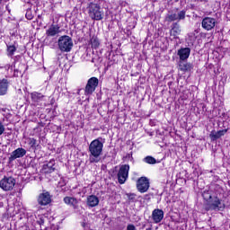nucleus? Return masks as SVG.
<instances>
[{
  "label": "nucleus",
  "instance_id": "obj_1",
  "mask_svg": "<svg viewBox=\"0 0 230 230\" xmlns=\"http://www.w3.org/2000/svg\"><path fill=\"white\" fill-rule=\"evenodd\" d=\"M88 152L90 163H100L103 153V138L98 137L93 140L88 146Z\"/></svg>",
  "mask_w": 230,
  "mask_h": 230
},
{
  "label": "nucleus",
  "instance_id": "obj_2",
  "mask_svg": "<svg viewBox=\"0 0 230 230\" xmlns=\"http://www.w3.org/2000/svg\"><path fill=\"white\" fill-rule=\"evenodd\" d=\"M58 46L62 53H69L73 49V39L67 35L61 36L58 40Z\"/></svg>",
  "mask_w": 230,
  "mask_h": 230
},
{
  "label": "nucleus",
  "instance_id": "obj_3",
  "mask_svg": "<svg viewBox=\"0 0 230 230\" xmlns=\"http://www.w3.org/2000/svg\"><path fill=\"white\" fill-rule=\"evenodd\" d=\"M88 10L89 16L93 21H102V19H103V13L102 12V7H100V4L90 3Z\"/></svg>",
  "mask_w": 230,
  "mask_h": 230
},
{
  "label": "nucleus",
  "instance_id": "obj_4",
  "mask_svg": "<svg viewBox=\"0 0 230 230\" xmlns=\"http://www.w3.org/2000/svg\"><path fill=\"white\" fill-rule=\"evenodd\" d=\"M130 171V165L123 164L120 166L118 172L119 184H125L127 179H128V172Z\"/></svg>",
  "mask_w": 230,
  "mask_h": 230
},
{
  "label": "nucleus",
  "instance_id": "obj_5",
  "mask_svg": "<svg viewBox=\"0 0 230 230\" xmlns=\"http://www.w3.org/2000/svg\"><path fill=\"white\" fill-rule=\"evenodd\" d=\"M15 187V179L13 177H4L0 181V188L4 190V191H12Z\"/></svg>",
  "mask_w": 230,
  "mask_h": 230
},
{
  "label": "nucleus",
  "instance_id": "obj_6",
  "mask_svg": "<svg viewBox=\"0 0 230 230\" xmlns=\"http://www.w3.org/2000/svg\"><path fill=\"white\" fill-rule=\"evenodd\" d=\"M99 80L96 77H91L86 84L84 88L85 96H90L93 94L94 91H96V87H98Z\"/></svg>",
  "mask_w": 230,
  "mask_h": 230
},
{
  "label": "nucleus",
  "instance_id": "obj_7",
  "mask_svg": "<svg viewBox=\"0 0 230 230\" xmlns=\"http://www.w3.org/2000/svg\"><path fill=\"white\" fill-rule=\"evenodd\" d=\"M137 189L140 193H146L150 189V181L146 177H141L137 181Z\"/></svg>",
  "mask_w": 230,
  "mask_h": 230
},
{
  "label": "nucleus",
  "instance_id": "obj_8",
  "mask_svg": "<svg viewBox=\"0 0 230 230\" xmlns=\"http://www.w3.org/2000/svg\"><path fill=\"white\" fill-rule=\"evenodd\" d=\"M186 19V11L181 10L178 13H171L167 16V21L169 22H173V21H184Z\"/></svg>",
  "mask_w": 230,
  "mask_h": 230
},
{
  "label": "nucleus",
  "instance_id": "obj_9",
  "mask_svg": "<svg viewBox=\"0 0 230 230\" xmlns=\"http://www.w3.org/2000/svg\"><path fill=\"white\" fill-rule=\"evenodd\" d=\"M26 155V149L22 147H19L11 153L9 157V161H15V159H21V157H24Z\"/></svg>",
  "mask_w": 230,
  "mask_h": 230
},
{
  "label": "nucleus",
  "instance_id": "obj_10",
  "mask_svg": "<svg viewBox=\"0 0 230 230\" xmlns=\"http://www.w3.org/2000/svg\"><path fill=\"white\" fill-rule=\"evenodd\" d=\"M51 202V195H49V192H43L40 194L38 198V203L40 206H48Z\"/></svg>",
  "mask_w": 230,
  "mask_h": 230
},
{
  "label": "nucleus",
  "instance_id": "obj_11",
  "mask_svg": "<svg viewBox=\"0 0 230 230\" xmlns=\"http://www.w3.org/2000/svg\"><path fill=\"white\" fill-rule=\"evenodd\" d=\"M152 218L155 222V224H159L164 218V211L163 209L155 208L152 212Z\"/></svg>",
  "mask_w": 230,
  "mask_h": 230
},
{
  "label": "nucleus",
  "instance_id": "obj_12",
  "mask_svg": "<svg viewBox=\"0 0 230 230\" xmlns=\"http://www.w3.org/2000/svg\"><path fill=\"white\" fill-rule=\"evenodd\" d=\"M191 53V49L190 48H181L178 50V57L180 61L188 60L190 58V54Z\"/></svg>",
  "mask_w": 230,
  "mask_h": 230
},
{
  "label": "nucleus",
  "instance_id": "obj_13",
  "mask_svg": "<svg viewBox=\"0 0 230 230\" xmlns=\"http://www.w3.org/2000/svg\"><path fill=\"white\" fill-rule=\"evenodd\" d=\"M215 19L213 18H209V17H207V18H204L202 20V28H204L205 30H213V28H215Z\"/></svg>",
  "mask_w": 230,
  "mask_h": 230
},
{
  "label": "nucleus",
  "instance_id": "obj_14",
  "mask_svg": "<svg viewBox=\"0 0 230 230\" xmlns=\"http://www.w3.org/2000/svg\"><path fill=\"white\" fill-rule=\"evenodd\" d=\"M86 204L88 208H96L100 204V199L95 195H90L87 197Z\"/></svg>",
  "mask_w": 230,
  "mask_h": 230
},
{
  "label": "nucleus",
  "instance_id": "obj_15",
  "mask_svg": "<svg viewBox=\"0 0 230 230\" xmlns=\"http://www.w3.org/2000/svg\"><path fill=\"white\" fill-rule=\"evenodd\" d=\"M60 33V27L58 25L52 24L46 31L48 37H55Z\"/></svg>",
  "mask_w": 230,
  "mask_h": 230
},
{
  "label": "nucleus",
  "instance_id": "obj_16",
  "mask_svg": "<svg viewBox=\"0 0 230 230\" xmlns=\"http://www.w3.org/2000/svg\"><path fill=\"white\" fill-rule=\"evenodd\" d=\"M227 133V129H222L219 131H211L210 133V139L211 141H217V139H220V137H222V136H226V134Z\"/></svg>",
  "mask_w": 230,
  "mask_h": 230
},
{
  "label": "nucleus",
  "instance_id": "obj_17",
  "mask_svg": "<svg viewBox=\"0 0 230 230\" xmlns=\"http://www.w3.org/2000/svg\"><path fill=\"white\" fill-rule=\"evenodd\" d=\"M45 173H53L55 172V159L49 160V163L43 164Z\"/></svg>",
  "mask_w": 230,
  "mask_h": 230
},
{
  "label": "nucleus",
  "instance_id": "obj_18",
  "mask_svg": "<svg viewBox=\"0 0 230 230\" xmlns=\"http://www.w3.org/2000/svg\"><path fill=\"white\" fill-rule=\"evenodd\" d=\"M65 204L68 206H72L74 209H78V199L73 197H65L64 198Z\"/></svg>",
  "mask_w": 230,
  "mask_h": 230
},
{
  "label": "nucleus",
  "instance_id": "obj_19",
  "mask_svg": "<svg viewBox=\"0 0 230 230\" xmlns=\"http://www.w3.org/2000/svg\"><path fill=\"white\" fill-rule=\"evenodd\" d=\"M210 209H214V211H222V209H224V204L220 199L216 198V200L210 204Z\"/></svg>",
  "mask_w": 230,
  "mask_h": 230
},
{
  "label": "nucleus",
  "instance_id": "obj_20",
  "mask_svg": "<svg viewBox=\"0 0 230 230\" xmlns=\"http://www.w3.org/2000/svg\"><path fill=\"white\" fill-rule=\"evenodd\" d=\"M8 80L3 79L0 81V96H4L6 93L8 92Z\"/></svg>",
  "mask_w": 230,
  "mask_h": 230
},
{
  "label": "nucleus",
  "instance_id": "obj_21",
  "mask_svg": "<svg viewBox=\"0 0 230 230\" xmlns=\"http://www.w3.org/2000/svg\"><path fill=\"white\" fill-rule=\"evenodd\" d=\"M179 69L180 71H183L184 73H186L188 71H191V69H193V66L190 65V63H186V61H180Z\"/></svg>",
  "mask_w": 230,
  "mask_h": 230
},
{
  "label": "nucleus",
  "instance_id": "obj_22",
  "mask_svg": "<svg viewBox=\"0 0 230 230\" xmlns=\"http://www.w3.org/2000/svg\"><path fill=\"white\" fill-rule=\"evenodd\" d=\"M171 35L174 38L177 39L178 35H181V25L179 23L174 22L172 24V27L171 29Z\"/></svg>",
  "mask_w": 230,
  "mask_h": 230
},
{
  "label": "nucleus",
  "instance_id": "obj_23",
  "mask_svg": "<svg viewBox=\"0 0 230 230\" xmlns=\"http://www.w3.org/2000/svg\"><path fill=\"white\" fill-rule=\"evenodd\" d=\"M31 98L32 102L39 103L40 102H42L44 100V94H42L39 92H33L31 93Z\"/></svg>",
  "mask_w": 230,
  "mask_h": 230
},
{
  "label": "nucleus",
  "instance_id": "obj_24",
  "mask_svg": "<svg viewBox=\"0 0 230 230\" xmlns=\"http://www.w3.org/2000/svg\"><path fill=\"white\" fill-rule=\"evenodd\" d=\"M90 42H91L92 48H93L94 49H97V48L100 47V40L95 36L92 37V39L90 40Z\"/></svg>",
  "mask_w": 230,
  "mask_h": 230
},
{
  "label": "nucleus",
  "instance_id": "obj_25",
  "mask_svg": "<svg viewBox=\"0 0 230 230\" xmlns=\"http://www.w3.org/2000/svg\"><path fill=\"white\" fill-rule=\"evenodd\" d=\"M144 163H146L147 164H157V160H155V158H154V156H146L143 159Z\"/></svg>",
  "mask_w": 230,
  "mask_h": 230
},
{
  "label": "nucleus",
  "instance_id": "obj_26",
  "mask_svg": "<svg viewBox=\"0 0 230 230\" xmlns=\"http://www.w3.org/2000/svg\"><path fill=\"white\" fill-rule=\"evenodd\" d=\"M15 51H17V49L15 48V46L11 45L7 47L8 57H13V54L15 53Z\"/></svg>",
  "mask_w": 230,
  "mask_h": 230
},
{
  "label": "nucleus",
  "instance_id": "obj_27",
  "mask_svg": "<svg viewBox=\"0 0 230 230\" xmlns=\"http://www.w3.org/2000/svg\"><path fill=\"white\" fill-rule=\"evenodd\" d=\"M194 37L197 39L198 42L199 40H202V31L200 29H197L194 31Z\"/></svg>",
  "mask_w": 230,
  "mask_h": 230
},
{
  "label": "nucleus",
  "instance_id": "obj_28",
  "mask_svg": "<svg viewBox=\"0 0 230 230\" xmlns=\"http://www.w3.org/2000/svg\"><path fill=\"white\" fill-rule=\"evenodd\" d=\"M29 145L31 146V148H33V150H35L38 146L37 139H35L33 137H30L29 138Z\"/></svg>",
  "mask_w": 230,
  "mask_h": 230
},
{
  "label": "nucleus",
  "instance_id": "obj_29",
  "mask_svg": "<svg viewBox=\"0 0 230 230\" xmlns=\"http://www.w3.org/2000/svg\"><path fill=\"white\" fill-rule=\"evenodd\" d=\"M126 197L129 203L136 202V194L135 193H126Z\"/></svg>",
  "mask_w": 230,
  "mask_h": 230
},
{
  "label": "nucleus",
  "instance_id": "obj_30",
  "mask_svg": "<svg viewBox=\"0 0 230 230\" xmlns=\"http://www.w3.org/2000/svg\"><path fill=\"white\" fill-rule=\"evenodd\" d=\"M203 199L207 202H208V200H211V194L209 193V191H204L203 192Z\"/></svg>",
  "mask_w": 230,
  "mask_h": 230
},
{
  "label": "nucleus",
  "instance_id": "obj_31",
  "mask_svg": "<svg viewBox=\"0 0 230 230\" xmlns=\"http://www.w3.org/2000/svg\"><path fill=\"white\" fill-rule=\"evenodd\" d=\"M151 199H152V194L144 195V200H146V202L150 201Z\"/></svg>",
  "mask_w": 230,
  "mask_h": 230
},
{
  "label": "nucleus",
  "instance_id": "obj_32",
  "mask_svg": "<svg viewBox=\"0 0 230 230\" xmlns=\"http://www.w3.org/2000/svg\"><path fill=\"white\" fill-rule=\"evenodd\" d=\"M4 133V125H3L0 122V136H3Z\"/></svg>",
  "mask_w": 230,
  "mask_h": 230
},
{
  "label": "nucleus",
  "instance_id": "obj_33",
  "mask_svg": "<svg viewBox=\"0 0 230 230\" xmlns=\"http://www.w3.org/2000/svg\"><path fill=\"white\" fill-rule=\"evenodd\" d=\"M127 230H136V226L134 225H128Z\"/></svg>",
  "mask_w": 230,
  "mask_h": 230
},
{
  "label": "nucleus",
  "instance_id": "obj_34",
  "mask_svg": "<svg viewBox=\"0 0 230 230\" xmlns=\"http://www.w3.org/2000/svg\"><path fill=\"white\" fill-rule=\"evenodd\" d=\"M4 69H6V71H8V70L12 69V66L7 64L4 66Z\"/></svg>",
  "mask_w": 230,
  "mask_h": 230
},
{
  "label": "nucleus",
  "instance_id": "obj_35",
  "mask_svg": "<svg viewBox=\"0 0 230 230\" xmlns=\"http://www.w3.org/2000/svg\"><path fill=\"white\" fill-rule=\"evenodd\" d=\"M26 17H27V19H28L29 21H31V20L33 19V17H31V15H28V14H26Z\"/></svg>",
  "mask_w": 230,
  "mask_h": 230
},
{
  "label": "nucleus",
  "instance_id": "obj_36",
  "mask_svg": "<svg viewBox=\"0 0 230 230\" xmlns=\"http://www.w3.org/2000/svg\"><path fill=\"white\" fill-rule=\"evenodd\" d=\"M146 230H152V227L146 228Z\"/></svg>",
  "mask_w": 230,
  "mask_h": 230
},
{
  "label": "nucleus",
  "instance_id": "obj_37",
  "mask_svg": "<svg viewBox=\"0 0 230 230\" xmlns=\"http://www.w3.org/2000/svg\"><path fill=\"white\" fill-rule=\"evenodd\" d=\"M77 94H80V89L77 91Z\"/></svg>",
  "mask_w": 230,
  "mask_h": 230
},
{
  "label": "nucleus",
  "instance_id": "obj_38",
  "mask_svg": "<svg viewBox=\"0 0 230 230\" xmlns=\"http://www.w3.org/2000/svg\"><path fill=\"white\" fill-rule=\"evenodd\" d=\"M1 3H3V0H0V4H1Z\"/></svg>",
  "mask_w": 230,
  "mask_h": 230
},
{
  "label": "nucleus",
  "instance_id": "obj_39",
  "mask_svg": "<svg viewBox=\"0 0 230 230\" xmlns=\"http://www.w3.org/2000/svg\"><path fill=\"white\" fill-rule=\"evenodd\" d=\"M41 224H44V221H43V220H41Z\"/></svg>",
  "mask_w": 230,
  "mask_h": 230
}]
</instances>
